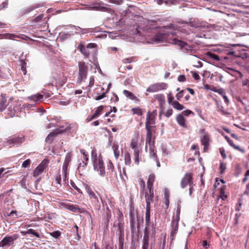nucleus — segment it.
<instances>
[{
	"label": "nucleus",
	"instance_id": "1",
	"mask_svg": "<svg viewBox=\"0 0 249 249\" xmlns=\"http://www.w3.org/2000/svg\"><path fill=\"white\" fill-rule=\"evenodd\" d=\"M150 208H146L145 221L146 226L145 228L143 238L142 249H148L149 246V236H154L155 233V230L153 225L150 221Z\"/></svg>",
	"mask_w": 249,
	"mask_h": 249
},
{
	"label": "nucleus",
	"instance_id": "2",
	"mask_svg": "<svg viewBox=\"0 0 249 249\" xmlns=\"http://www.w3.org/2000/svg\"><path fill=\"white\" fill-rule=\"evenodd\" d=\"M176 31H179V27L173 24H170L168 26L163 27L160 29L159 34L154 36L153 41L160 43L166 39V36L176 35Z\"/></svg>",
	"mask_w": 249,
	"mask_h": 249
},
{
	"label": "nucleus",
	"instance_id": "3",
	"mask_svg": "<svg viewBox=\"0 0 249 249\" xmlns=\"http://www.w3.org/2000/svg\"><path fill=\"white\" fill-rule=\"evenodd\" d=\"M94 152L92 151L91 155L92 157L93 164L94 169L97 171L100 172V175L102 176H104L105 174V167L104 166L103 161L101 158L97 159L96 157V154L95 155V158H94Z\"/></svg>",
	"mask_w": 249,
	"mask_h": 249
},
{
	"label": "nucleus",
	"instance_id": "4",
	"mask_svg": "<svg viewBox=\"0 0 249 249\" xmlns=\"http://www.w3.org/2000/svg\"><path fill=\"white\" fill-rule=\"evenodd\" d=\"M78 75L77 79V83L80 84L83 80L86 79L88 73V68L84 62H78Z\"/></svg>",
	"mask_w": 249,
	"mask_h": 249
},
{
	"label": "nucleus",
	"instance_id": "5",
	"mask_svg": "<svg viewBox=\"0 0 249 249\" xmlns=\"http://www.w3.org/2000/svg\"><path fill=\"white\" fill-rule=\"evenodd\" d=\"M18 234H15L11 236H5L0 242V247H4L5 246H9L14 244V241L18 238Z\"/></svg>",
	"mask_w": 249,
	"mask_h": 249
},
{
	"label": "nucleus",
	"instance_id": "6",
	"mask_svg": "<svg viewBox=\"0 0 249 249\" xmlns=\"http://www.w3.org/2000/svg\"><path fill=\"white\" fill-rule=\"evenodd\" d=\"M193 178L192 174L186 173L184 176L182 178L180 181V186L181 188H185L187 185H192L193 184Z\"/></svg>",
	"mask_w": 249,
	"mask_h": 249
},
{
	"label": "nucleus",
	"instance_id": "7",
	"mask_svg": "<svg viewBox=\"0 0 249 249\" xmlns=\"http://www.w3.org/2000/svg\"><path fill=\"white\" fill-rule=\"evenodd\" d=\"M166 85L163 83H155L150 85L147 89L146 91L150 92H155L166 88Z\"/></svg>",
	"mask_w": 249,
	"mask_h": 249
},
{
	"label": "nucleus",
	"instance_id": "8",
	"mask_svg": "<svg viewBox=\"0 0 249 249\" xmlns=\"http://www.w3.org/2000/svg\"><path fill=\"white\" fill-rule=\"evenodd\" d=\"M143 25L141 24V25L139 26L138 28L136 29L137 34H139L140 36H145V35L141 31V30L142 29V31L148 30V28L147 27L148 24L151 25V23L154 22V21L144 19L143 20Z\"/></svg>",
	"mask_w": 249,
	"mask_h": 249
},
{
	"label": "nucleus",
	"instance_id": "9",
	"mask_svg": "<svg viewBox=\"0 0 249 249\" xmlns=\"http://www.w3.org/2000/svg\"><path fill=\"white\" fill-rule=\"evenodd\" d=\"M145 197L146 203V208L147 207L150 208V203L153 201V192L152 190H148V191L145 193Z\"/></svg>",
	"mask_w": 249,
	"mask_h": 249
},
{
	"label": "nucleus",
	"instance_id": "10",
	"mask_svg": "<svg viewBox=\"0 0 249 249\" xmlns=\"http://www.w3.org/2000/svg\"><path fill=\"white\" fill-rule=\"evenodd\" d=\"M63 131L58 129H55L52 132H51L46 137L45 141L48 143H51L53 138L58 134L62 133Z\"/></svg>",
	"mask_w": 249,
	"mask_h": 249
},
{
	"label": "nucleus",
	"instance_id": "11",
	"mask_svg": "<svg viewBox=\"0 0 249 249\" xmlns=\"http://www.w3.org/2000/svg\"><path fill=\"white\" fill-rule=\"evenodd\" d=\"M46 166V162H42L34 170L33 176L37 177L44 171Z\"/></svg>",
	"mask_w": 249,
	"mask_h": 249
},
{
	"label": "nucleus",
	"instance_id": "12",
	"mask_svg": "<svg viewBox=\"0 0 249 249\" xmlns=\"http://www.w3.org/2000/svg\"><path fill=\"white\" fill-rule=\"evenodd\" d=\"M210 137L208 134H205L201 139L202 144L204 145V151H206L209 145Z\"/></svg>",
	"mask_w": 249,
	"mask_h": 249
},
{
	"label": "nucleus",
	"instance_id": "13",
	"mask_svg": "<svg viewBox=\"0 0 249 249\" xmlns=\"http://www.w3.org/2000/svg\"><path fill=\"white\" fill-rule=\"evenodd\" d=\"M155 123L154 117L152 114H150V111H149L147 113V115L146 117V122L145 123L146 124V128L151 129L152 126L151 125Z\"/></svg>",
	"mask_w": 249,
	"mask_h": 249
},
{
	"label": "nucleus",
	"instance_id": "14",
	"mask_svg": "<svg viewBox=\"0 0 249 249\" xmlns=\"http://www.w3.org/2000/svg\"><path fill=\"white\" fill-rule=\"evenodd\" d=\"M22 142V138L17 136L13 137L7 141L10 147L12 146L11 145L13 144H18Z\"/></svg>",
	"mask_w": 249,
	"mask_h": 249
},
{
	"label": "nucleus",
	"instance_id": "15",
	"mask_svg": "<svg viewBox=\"0 0 249 249\" xmlns=\"http://www.w3.org/2000/svg\"><path fill=\"white\" fill-rule=\"evenodd\" d=\"M86 190L90 198L92 199L95 203H99L98 197L92 190L89 187L87 188Z\"/></svg>",
	"mask_w": 249,
	"mask_h": 249
},
{
	"label": "nucleus",
	"instance_id": "16",
	"mask_svg": "<svg viewBox=\"0 0 249 249\" xmlns=\"http://www.w3.org/2000/svg\"><path fill=\"white\" fill-rule=\"evenodd\" d=\"M147 131L146 138V146L145 149L147 148V144L149 145H152L151 143V138H152V132L151 129L146 128Z\"/></svg>",
	"mask_w": 249,
	"mask_h": 249
},
{
	"label": "nucleus",
	"instance_id": "17",
	"mask_svg": "<svg viewBox=\"0 0 249 249\" xmlns=\"http://www.w3.org/2000/svg\"><path fill=\"white\" fill-rule=\"evenodd\" d=\"M112 150L114 152V156L116 159H117L120 155V152L119 151V145L117 142H114L112 146Z\"/></svg>",
	"mask_w": 249,
	"mask_h": 249
},
{
	"label": "nucleus",
	"instance_id": "18",
	"mask_svg": "<svg viewBox=\"0 0 249 249\" xmlns=\"http://www.w3.org/2000/svg\"><path fill=\"white\" fill-rule=\"evenodd\" d=\"M78 49L80 50L81 53L86 57L89 56L90 53L88 49L86 48L83 45H80L78 47Z\"/></svg>",
	"mask_w": 249,
	"mask_h": 249
},
{
	"label": "nucleus",
	"instance_id": "19",
	"mask_svg": "<svg viewBox=\"0 0 249 249\" xmlns=\"http://www.w3.org/2000/svg\"><path fill=\"white\" fill-rule=\"evenodd\" d=\"M155 180V176L150 175L147 180V188L148 190H152L153 182Z\"/></svg>",
	"mask_w": 249,
	"mask_h": 249
},
{
	"label": "nucleus",
	"instance_id": "20",
	"mask_svg": "<svg viewBox=\"0 0 249 249\" xmlns=\"http://www.w3.org/2000/svg\"><path fill=\"white\" fill-rule=\"evenodd\" d=\"M43 98V95L42 94H34L28 97V99L35 102L40 101Z\"/></svg>",
	"mask_w": 249,
	"mask_h": 249
},
{
	"label": "nucleus",
	"instance_id": "21",
	"mask_svg": "<svg viewBox=\"0 0 249 249\" xmlns=\"http://www.w3.org/2000/svg\"><path fill=\"white\" fill-rule=\"evenodd\" d=\"M177 121L181 126H185V120L181 114L178 115L176 117Z\"/></svg>",
	"mask_w": 249,
	"mask_h": 249
},
{
	"label": "nucleus",
	"instance_id": "22",
	"mask_svg": "<svg viewBox=\"0 0 249 249\" xmlns=\"http://www.w3.org/2000/svg\"><path fill=\"white\" fill-rule=\"evenodd\" d=\"M81 153H82V154L84 156L83 157V160L82 161V162H80L79 164V168L81 166L84 167V166L87 165V161L88 160V158L87 157V155L86 154L84 150H81Z\"/></svg>",
	"mask_w": 249,
	"mask_h": 249
},
{
	"label": "nucleus",
	"instance_id": "23",
	"mask_svg": "<svg viewBox=\"0 0 249 249\" xmlns=\"http://www.w3.org/2000/svg\"><path fill=\"white\" fill-rule=\"evenodd\" d=\"M172 106L174 108L178 110H181L184 108L183 106H182L176 101L173 102V103H172Z\"/></svg>",
	"mask_w": 249,
	"mask_h": 249
},
{
	"label": "nucleus",
	"instance_id": "24",
	"mask_svg": "<svg viewBox=\"0 0 249 249\" xmlns=\"http://www.w3.org/2000/svg\"><path fill=\"white\" fill-rule=\"evenodd\" d=\"M178 221H173L172 222V229L171 231V235L174 236L176 233L178 229Z\"/></svg>",
	"mask_w": 249,
	"mask_h": 249
},
{
	"label": "nucleus",
	"instance_id": "25",
	"mask_svg": "<svg viewBox=\"0 0 249 249\" xmlns=\"http://www.w3.org/2000/svg\"><path fill=\"white\" fill-rule=\"evenodd\" d=\"M172 43L175 44V45H178V46H180L181 47H184V45L186 44L185 42H184L181 40H178V39H177L176 38H174L173 39Z\"/></svg>",
	"mask_w": 249,
	"mask_h": 249
},
{
	"label": "nucleus",
	"instance_id": "26",
	"mask_svg": "<svg viewBox=\"0 0 249 249\" xmlns=\"http://www.w3.org/2000/svg\"><path fill=\"white\" fill-rule=\"evenodd\" d=\"M124 161L126 165H129L131 163L130 155L128 153L124 154Z\"/></svg>",
	"mask_w": 249,
	"mask_h": 249
},
{
	"label": "nucleus",
	"instance_id": "27",
	"mask_svg": "<svg viewBox=\"0 0 249 249\" xmlns=\"http://www.w3.org/2000/svg\"><path fill=\"white\" fill-rule=\"evenodd\" d=\"M123 93L126 97L130 99L133 100L135 98L134 95L131 92L127 90H124L123 91Z\"/></svg>",
	"mask_w": 249,
	"mask_h": 249
},
{
	"label": "nucleus",
	"instance_id": "28",
	"mask_svg": "<svg viewBox=\"0 0 249 249\" xmlns=\"http://www.w3.org/2000/svg\"><path fill=\"white\" fill-rule=\"evenodd\" d=\"M104 108V107L103 106H99L96 109L95 112L93 115V116L91 117V119H93L94 118H95L96 116H98L100 114L101 111L103 110Z\"/></svg>",
	"mask_w": 249,
	"mask_h": 249
},
{
	"label": "nucleus",
	"instance_id": "29",
	"mask_svg": "<svg viewBox=\"0 0 249 249\" xmlns=\"http://www.w3.org/2000/svg\"><path fill=\"white\" fill-rule=\"evenodd\" d=\"M139 151L138 149H135V150L134 151V155L135 157V162L138 164L139 162Z\"/></svg>",
	"mask_w": 249,
	"mask_h": 249
},
{
	"label": "nucleus",
	"instance_id": "30",
	"mask_svg": "<svg viewBox=\"0 0 249 249\" xmlns=\"http://www.w3.org/2000/svg\"><path fill=\"white\" fill-rule=\"evenodd\" d=\"M149 153H150V156L151 157H155V160H157V156H156V153L155 152L154 149H153V145H149Z\"/></svg>",
	"mask_w": 249,
	"mask_h": 249
},
{
	"label": "nucleus",
	"instance_id": "31",
	"mask_svg": "<svg viewBox=\"0 0 249 249\" xmlns=\"http://www.w3.org/2000/svg\"><path fill=\"white\" fill-rule=\"evenodd\" d=\"M87 8L93 9V10H103L105 8L104 7H101V6H99V5H95V6L90 5V6H89L87 7Z\"/></svg>",
	"mask_w": 249,
	"mask_h": 249
},
{
	"label": "nucleus",
	"instance_id": "32",
	"mask_svg": "<svg viewBox=\"0 0 249 249\" xmlns=\"http://www.w3.org/2000/svg\"><path fill=\"white\" fill-rule=\"evenodd\" d=\"M26 233L33 234L37 237H39L38 233L35 232V231L32 229H30L28 230L27 231H26Z\"/></svg>",
	"mask_w": 249,
	"mask_h": 249
},
{
	"label": "nucleus",
	"instance_id": "33",
	"mask_svg": "<svg viewBox=\"0 0 249 249\" xmlns=\"http://www.w3.org/2000/svg\"><path fill=\"white\" fill-rule=\"evenodd\" d=\"M208 55L209 56V57L210 58H213V59H214L215 60H216V61L220 60V58H219V56L216 54L209 53H208Z\"/></svg>",
	"mask_w": 249,
	"mask_h": 249
},
{
	"label": "nucleus",
	"instance_id": "34",
	"mask_svg": "<svg viewBox=\"0 0 249 249\" xmlns=\"http://www.w3.org/2000/svg\"><path fill=\"white\" fill-rule=\"evenodd\" d=\"M30 163L31 160L29 159H27L23 162L22 167L23 168H27L30 165Z\"/></svg>",
	"mask_w": 249,
	"mask_h": 249
},
{
	"label": "nucleus",
	"instance_id": "35",
	"mask_svg": "<svg viewBox=\"0 0 249 249\" xmlns=\"http://www.w3.org/2000/svg\"><path fill=\"white\" fill-rule=\"evenodd\" d=\"M137 142L135 141V140L134 139L132 140V141L130 143V147L132 149H134L135 150V149H137Z\"/></svg>",
	"mask_w": 249,
	"mask_h": 249
},
{
	"label": "nucleus",
	"instance_id": "36",
	"mask_svg": "<svg viewBox=\"0 0 249 249\" xmlns=\"http://www.w3.org/2000/svg\"><path fill=\"white\" fill-rule=\"evenodd\" d=\"M62 178L64 184L67 183L68 178L67 176V173L62 172Z\"/></svg>",
	"mask_w": 249,
	"mask_h": 249
},
{
	"label": "nucleus",
	"instance_id": "37",
	"mask_svg": "<svg viewBox=\"0 0 249 249\" xmlns=\"http://www.w3.org/2000/svg\"><path fill=\"white\" fill-rule=\"evenodd\" d=\"M183 91H184V90H182L179 92H178V93L177 94L176 98H177V99L178 100H180V99L183 97Z\"/></svg>",
	"mask_w": 249,
	"mask_h": 249
},
{
	"label": "nucleus",
	"instance_id": "38",
	"mask_svg": "<svg viewBox=\"0 0 249 249\" xmlns=\"http://www.w3.org/2000/svg\"><path fill=\"white\" fill-rule=\"evenodd\" d=\"M191 113H193V112H192V111H191L190 110L187 109V110H185V111H182L181 114L182 116L184 115V116H188L189 114H190Z\"/></svg>",
	"mask_w": 249,
	"mask_h": 249
},
{
	"label": "nucleus",
	"instance_id": "39",
	"mask_svg": "<svg viewBox=\"0 0 249 249\" xmlns=\"http://www.w3.org/2000/svg\"><path fill=\"white\" fill-rule=\"evenodd\" d=\"M186 24H188L191 27H196V28L198 26V25L195 23L193 21H192V19H190V20L189 21V22H186Z\"/></svg>",
	"mask_w": 249,
	"mask_h": 249
},
{
	"label": "nucleus",
	"instance_id": "40",
	"mask_svg": "<svg viewBox=\"0 0 249 249\" xmlns=\"http://www.w3.org/2000/svg\"><path fill=\"white\" fill-rule=\"evenodd\" d=\"M174 99V97L172 96L171 93H170L168 95V102L169 104H171V103H173V101Z\"/></svg>",
	"mask_w": 249,
	"mask_h": 249
},
{
	"label": "nucleus",
	"instance_id": "41",
	"mask_svg": "<svg viewBox=\"0 0 249 249\" xmlns=\"http://www.w3.org/2000/svg\"><path fill=\"white\" fill-rule=\"evenodd\" d=\"M71 160V156L69 154H67L66 156L64 163L69 164Z\"/></svg>",
	"mask_w": 249,
	"mask_h": 249
},
{
	"label": "nucleus",
	"instance_id": "42",
	"mask_svg": "<svg viewBox=\"0 0 249 249\" xmlns=\"http://www.w3.org/2000/svg\"><path fill=\"white\" fill-rule=\"evenodd\" d=\"M220 168L221 169V173L222 174L226 168V165L223 163H221Z\"/></svg>",
	"mask_w": 249,
	"mask_h": 249
},
{
	"label": "nucleus",
	"instance_id": "43",
	"mask_svg": "<svg viewBox=\"0 0 249 249\" xmlns=\"http://www.w3.org/2000/svg\"><path fill=\"white\" fill-rule=\"evenodd\" d=\"M51 235L53 237L57 238L60 236V232L58 231H54L51 233Z\"/></svg>",
	"mask_w": 249,
	"mask_h": 249
},
{
	"label": "nucleus",
	"instance_id": "44",
	"mask_svg": "<svg viewBox=\"0 0 249 249\" xmlns=\"http://www.w3.org/2000/svg\"><path fill=\"white\" fill-rule=\"evenodd\" d=\"M173 113V110L172 109H168L166 113H165V116L167 117H169Z\"/></svg>",
	"mask_w": 249,
	"mask_h": 249
},
{
	"label": "nucleus",
	"instance_id": "45",
	"mask_svg": "<svg viewBox=\"0 0 249 249\" xmlns=\"http://www.w3.org/2000/svg\"><path fill=\"white\" fill-rule=\"evenodd\" d=\"M132 110L134 111V113L138 115H142V111L140 109L137 108V109H133Z\"/></svg>",
	"mask_w": 249,
	"mask_h": 249
},
{
	"label": "nucleus",
	"instance_id": "46",
	"mask_svg": "<svg viewBox=\"0 0 249 249\" xmlns=\"http://www.w3.org/2000/svg\"><path fill=\"white\" fill-rule=\"evenodd\" d=\"M178 81H179V82H184L186 80V78L183 75H180L178 77Z\"/></svg>",
	"mask_w": 249,
	"mask_h": 249
},
{
	"label": "nucleus",
	"instance_id": "47",
	"mask_svg": "<svg viewBox=\"0 0 249 249\" xmlns=\"http://www.w3.org/2000/svg\"><path fill=\"white\" fill-rule=\"evenodd\" d=\"M106 96V93H103L102 95H99L96 97L95 98V100H97V101H98V100H101L103 98H104Z\"/></svg>",
	"mask_w": 249,
	"mask_h": 249
},
{
	"label": "nucleus",
	"instance_id": "48",
	"mask_svg": "<svg viewBox=\"0 0 249 249\" xmlns=\"http://www.w3.org/2000/svg\"><path fill=\"white\" fill-rule=\"evenodd\" d=\"M68 163H64V164L62 166V172L67 173V170L68 166Z\"/></svg>",
	"mask_w": 249,
	"mask_h": 249
},
{
	"label": "nucleus",
	"instance_id": "49",
	"mask_svg": "<svg viewBox=\"0 0 249 249\" xmlns=\"http://www.w3.org/2000/svg\"><path fill=\"white\" fill-rule=\"evenodd\" d=\"M96 46V44L95 43H89L87 46V49L94 48H95Z\"/></svg>",
	"mask_w": 249,
	"mask_h": 249
},
{
	"label": "nucleus",
	"instance_id": "50",
	"mask_svg": "<svg viewBox=\"0 0 249 249\" xmlns=\"http://www.w3.org/2000/svg\"><path fill=\"white\" fill-rule=\"evenodd\" d=\"M61 175H58L57 176H56V178H55V181L56 182L59 184H61Z\"/></svg>",
	"mask_w": 249,
	"mask_h": 249
},
{
	"label": "nucleus",
	"instance_id": "51",
	"mask_svg": "<svg viewBox=\"0 0 249 249\" xmlns=\"http://www.w3.org/2000/svg\"><path fill=\"white\" fill-rule=\"evenodd\" d=\"M189 195L190 196H192V194L193 193V192H194V185L193 184H192V185H190L189 186Z\"/></svg>",
	"mask_w": 249,
	"mask_h": 249
},
{
	"label": "nucleus",
	"instance_id": "52",
	"mask_svg": "<svg viewBox=\"0 0 249 249\" xmlns=\"http://www.w3.org/2000/svg\"><path fill=\"white\" fill-rule=\"evenodd\" d=\"M194 66L197 68H200L202 66V63L200 61H197L196 64L194 65Z\"/></svg>",
	"mask_w": 249,
	"mask_h": 249
},
{
	"label": "nucleus",
	"instance_id": "53",
	"mask_svg": "<svg viewBox=\"0 0 249 249\" xmlns=\"http://www.w3.org/2000/svg\"><path fill=\"white\" fill-rule=\"evenodd\" d=\"M217 93H218L219 94L221 95L222 96H223V94H225V93L224 92V91L223 89L220 88L218 89L217 90Z\"/></svg>",
	"mask_w": 249,
	"mask_h": 249
},
{
	"label": "nucleus",
	"instance_id": "54",
	"mask_svg": "<svg viewBox=\"0 0 249 249\" xmlns=\"http://www.w3.org/2000/svg\"><path fill=\"white\" fill-rule=\"evenodd\" d=\"M162 153L164 156H166L169 154V152L164 147H162Z\"/></svg>",
	"mask_w": 249,
	"mask_h": 249
},
{
	"label": "nucleus",
	"instance_id": "55",
	"mask_svg": "<svg viewBox=\"0 0 249 249\" xmlns=\"http://www.w3.org/2000/svg\"><path fill=\"white\" fill-rule=\"evenodd\" d=\"M193 76L194 78L196 80H198L200 78L199 75L196 72L193 73Z\"/></svg>",
	"mask_w": 249,
	"mask_h": 249
},
{
	"label": "nucleus",
	"instance_id": "56",
	"mask_svg": "<svg viewBox=\"0 0 249 249\" xmlns=\"http://www.w3.org/2000/svg\"><path fill=\"white\" fill-rule=\"evenodd\" d=\"M140 185L142 189V190L143 191L145 188V182L143 180H141L140 181Z\"/></svg>",
	"mask_w": 249,
	"mask_h": 249
},
{
	"label": "nucleus",
	"instance_id": "57",
	"mask_svg": "<svg viewBox=\"0 0 249 249\" xmlns=\"http://www.w3.org/2000/svg\"><path fill=\"white\" fill-rule=\"evenodd\" d=\"M220 153H221V154L222 156V157L224 158V159H225L226 158L227 156H226V155L225 153V151L223 149H220Z\"/></svg>",
	"mask_w": 249,
	"mask_h": 249
},
{
	"label": "nucleus",
	"instance_id": "58",
	"mask_svg": "<svg viewBox=\"0 0 249 249\" xmlns=\"http://www.w3.org/2000/svg\"><path fill=\"white\" fill-rule=\"evenodd\" d=\"M5 170V169L3 168H1L0 169V178H1L3 176V175L5 174H6L7 173H8V171L4 173V174H2V173L3 172V171Z\"/></svg>",
	"mask_w": 249,
	"mask_h": 249
},
{
	"label": "nucleus",
	"instance_id": "59",
	"mask_svg": "<svg viewBox=\"0 0 249 249\" xmlns=\"http://www.w3.org/2000/svg\"><path fill=\"white\" fill-rule=\"evenodd\" d=\"M202 245L204 247L206 248L209 246V244H208V242L206 240L203 241Z\"/></svg>",
	"mask_w": 249,
	"mask_h": 249
},
{
	"label": "nucleus",
	"instance_id": "60",
	"mask_svg": "<svg viewBox=\"0 0 249 249\" xmlns=\"http://www.w3.org/2000/svg\"><path fill=\"white\" fill-rule=\"evenodd\" d=\"M5 108L4 102L2 101L0 102V111H2Z\"/></svg>",
	"mask_w": 249,
	"mask_h": 249
},
{
	"label": "nucleus",
	"instance_id": "61",
	"mask_svg": "<svg viewBox=\"0 0 249 249\" xmlns=\"http://www.w3.org/2000/svg\"><path fill=\"white\" fill-rule=\"evenodd\" d=\"M233 147L235 149L238 150L239 151L242 152V153H244L245 152V151L243 149L240 148L239 147V146H236V145H233Z\"/></svg>",
	"mask_w": 249,
	"mask_h": 249
},
{
	"label": "nucleus",
	"instance_id": "62",
	"mask_svg": "<svg viewBox=\"0 0 249 249\" xmlns=\"http://www.w3.org/2000/svg\"><path fill=\"white\" fill-rule=\"evenodd\" d=\"M223 97L224 99L225 102L227 104L229 103V100L227 96L225 94H223Z\"/></svg>",
	"mask_w": 249,
	"mask_h": 249
},
{
	"label": "nucleus",
	"instance_id": "63",
	"mask_svg": "<svg viewBox=\"0 0 249 249\" xmlns=\"http://www.w3.org/2000/svg\"><path fill=\"white\" fill-rule=\"evenodd\" d=\"M43 15H40L38 17L36 18V21H39L43 18Z\"/></svg>",
	"mask_w": 249,
	"mask_h": 249
},
{
	"label": "nucleus",
	"instance_id": "64",
	"mask_svg": "<svg viewBox=\"0 0 249 249\" xmlns=\"http://www.w3.org/2000/svg\"><path fill=\"white\" fill-rule=\"evenodd\" d=\"M187 90L190 92V93L192 95H194V91L193 89H190V88H187Z\"/></svg>",
	"mask_w": 249,
	"mask_h": 249
}]
</instances>
